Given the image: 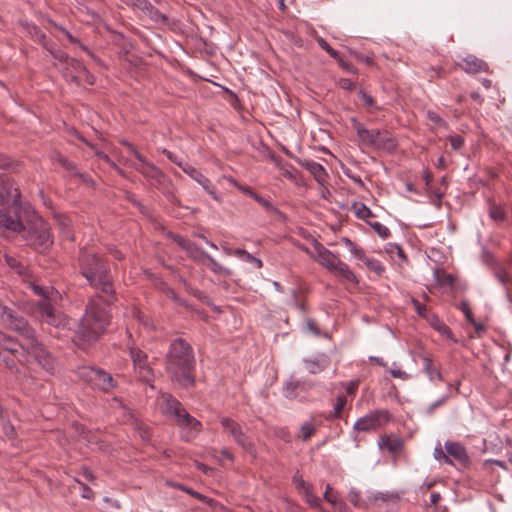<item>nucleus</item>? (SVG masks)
<instances>
[{
    "label": "nucleus",
    "instance_id": "1",
    "mask_svg": "<svg viewBox=\"0 0 512 512\" xmlns=\"http://www.w3.org/2000/svg\"><path fill=\"white\" fill-rule=\"evenodd\" d=\"M78 262L80 273L96 294H103L106 303L113 304L117 298L107 261L93 249L84 247L80 249Z\"/></svg>",
    "mask_w": 512,
    "mask_h": 512
},
{
    "label": "nucleus",
    "instance_id": "56",
    "mask_svg": "<svg viewBox=\"0 0 512 512\" xmlns=\"http://www.w3.org/2000/svg\"><path fill=\"white\" fill-rule=\"evenodd\" d=\"M434 457L438 461H443L444 463L452 464V461L447 455V452L445 453L440 446L435 448Z\"/></svg>",
    "mask_w": 512,
    "mask_h": 512
},
{
    "label": "nucleus",
    "instance_id": "34",
    "mask_svg": "<svg viewBox=\"0 0 512 512\" xmlns=\"http://www.w3.org/2000/svg\"><path fill=\"white\" fill-rule=\"evenodd\" d=\"M0 419L2 422L3 431H4L5 435L9 438H13L15 436V428L9 421L8 411L4 410L1 406H0Z\"/></svg>",
    "mask_w": 512,
    "mask_h": 512
},
{
    "label": "nucleus",
    "instance_id": "36",
    "mask_svg": "<svg viewBox=\"0 0 512 512\" xmlns=\"http://www.w3.org/2000/svg\"><path fill=\"white\" fill-rule=\"evenodd\" d=\"M316 431V425L312 421H306L300 426L299 437L302 441H307Z\"/></svg>",
    "mask_w": 512,
    "mask_h": 512
},
{
    "label": "nucleus",
    "instance_id": "31",
    "mask_svg": "<svg viewBox=\"0 0 512 512\" xmlns=\"http://www.w3.org/2000/svg\"><path fill=\"white\" fill-rule=\"evenodd\" d=\"M4 260L9 268L15 271L18 275L25 276L27 274V267L14 256L5 254Z\"/></svg>",
    "mask_w": 512,
    "mask_h": 512
},
{
    "label": "nucleus",
    "instance_id": "6",
    "mask_svg": "<svg viewBox=\"0 0 512 512\" xmlns=\"http://www.w3.org/2000/svg\"><path fill=\"white\" fill-rule=\"evenodd\" d=\"M351 122L363 144L388 151L396 149V141L387 130L366 129L356 118H352Z\"/></svg>",
    "mask_w": 512,
    "mask_h": 512
},
{
    "label": "nucleus",
    "instance_id": "59",
    "mask_svg": "<svg viewBox=\"0 0 512 512\" xmlns=\"http://www.w3.org/2000/svg\"><path fill=\"white\" fill-rule=\"evenodd\" d=\"M76 482L80 485L82 489L81 496L85 499H93L94 498V492L90 487H88L86 484L82 483L79 480H76Z\"/></svg>",
    "mask_w": 512,
    "mask_h": 512
},
{
    "label": "nucleus",
    "instance_id": "41",
    "mask_svg": "<svg viewBox=\"0 0 512 512\" xmlns=\"http://www.w3.org/2000/svg\"><path fill=\"white\" fill-rule=\"evenodd\" d=\"M304 494H305L306 502L311 507L319 508L322 512H324V510L322 509V506H321L320 499L312 492L310 487L306 488Z\"/></svg>",
    "mask_w": 512,
    "mask_h": 512
},
{
    "label": "nucleus",
    "instance_id": "18",
    "mask_svg": "<svg viewBox=\"0 0 512 512\" xmlns=\"http://www.w3.org/2000/svg\"><path fill=\"white\" fill-rule=\"evenodd\" d=\"M315 250L319 264L326 268L329 272H332L337 266L336 262L340 261V258L318 242L315 245Z\"/></svg>",
    "mask_w": 512,
    "mask_h": 512
},
{
    "label": "nucleus",
    "instance_id": "38",
    "mask_svg": "<svg viewBox=\"0 0 512 512\" xmlns=\"http://www.w3.org/2000/svg\"><path fill=\"white\" fill-rule=\"evenodd\" d=\"M367 224L379 235L382 239H387L390 236L388 227L377 221H367Z\"/></svg>",
    "mask_w": 512,
    "mask_h": 512
},
{
    "label": "nucleus",
    "instance_id": "23",
    "mask_svg": "<svg viewBox=\"0 0 512 512\" xmlns=\"http://www.w3.org/2000/svg\"><path fill=\"white\" fill-rule=\"evenodd\" d=\"M336 264H337V266L334 268V270L331 273L341 277L343 280H345L349 283H353V284L359 283L356 275L354 274V272L349 268V266L345 262L340 260V261H337Z\"/></svg>",
    "mask_w": 512,
    "mask_h": 512
},
{
    "label": "nucleus",
    "instance_id": "26",
    "mask_svg": "<svg viewBox=\"0 0 512 512\" xmlns=\"http://www.w3.org/2000/svg\"><path fill=\"white\" fill-rule=\"evenodd\" d=\"M306 370L311 374H317L323 371L329 365V361L326 356H321L315 359L304 360Z\"/></svg>",
    "mask_w": 512,
    "mask_h": 512
},
{
    "label": "nucleus",
    "instance_id": "49",
    "mask_svg": "<svg viewBox=\"0 0 512 512\" xmlns=\"http://www.w3.org/2000/svg\"><path fill=\"white\" fill-rule=\"evenodd\" d=\"M79 139H80L82 142H84L88 147H90V148L95 152V154H96L99 158H102V159H104L106 162L111 163V165H112V166H114V167H115V168H116L120 173H122V171H121L118 167H116V165H115L114 163H112V162H111V160H110V158L108 157V155H106V154H104V153H102V152L98 151V150L96 149V147H95L92 143H90L89 141H87V140H86V139H84L83 137L79 136Z\"/></svg>",
    "mask_w": 512,
    "mask_h": 512
},
{
    "label": "nucleus",
    "instance_id": "12",
    "mask_svg": "<svg viewBox=\"0 0 512 512\" xmlns=\"http://www.w3.org/2000/svg\"><path fill=\"white\" fill-rule=\"evenodd\" d=\"M37 309L41 322L55 329H65L69 325V319L60 311L55 309L50 301H39Z\"/></svg>",
    "mask_w": 512,
    "mask_h": 512
},
{
    "label": "nucleus",
    "instance_id": "5",
    "mask_svg": "<svg viewBox=\"0 0 512 512\" xmlns=\"http://www.w3.org/2000/svg\"><path fill=\"white\" fill-rule=\"evenodd\" d=\"M171 239L177 243L179 247L185 250L188 256L195 262L199 264H205L208 262L209 269L216 275H222L229 277L232 275V271L229 268L224 267L219 262H217L212 256L205 253L198 245L194 242L186 239L180 235L170 233Z\"/></svg>",
    "mask_w": 512,
    "mask_h": 512
},
{
    "label": "nucleus",
    "instance_id": "3",
    "mask_svg": "<svg viewBox=\"0 0 512 512\" xmlns=\"http://www.w3.org/2000/svg\"><path fill=\"white\" fill-rule=\"evenodd\" d=\"M111 305L106 303L103 294H95L89 299L76 331L79 341L91 344L99 340L111 322Z\"/></svg>",
    "mask_w": 512,
    "mask_h": 512
},
{
    "label": "nucleus",
    "instance_id": "10",
    "mask_svg": "<svg viewBox=\"0 0 512 512\" xmlns=\"http://www.w3.org/2000/svg\"><path fill=\"white\" fill-rule=\"evenodd\" d=\"M7 315L10 316L7 317V319H4L1 324L6 325L9 329L13 330L22 337L21 349H23V346L29 345L38 339L36 331L30 326L28 321L23 316L16 313L11 308Z\"/></svg>",
    "mask_w": 512,
    "mask_h": 512
},
{
    "label": "nucleus",
    "instance_id": "29",
    "mask_svg": "<svg viewBox=\"0 0 512 512\" xmlns=\"http://www.w3.org/2000/svg\"><path fill=\"white\" fill-rule=\"evenodd\" d=\"M138 6L147 12L149 17L156 21H164L166 20V17L164 14H162L157 8H155L150 2L147 0H138Z\"/></svg>",
    "mask_w": 512,
    "mask_h": 512
},
{
    "label": "nucleus",
    "instance_id": "40",
    "mask_svg": "<svg viewBox=\"0 0 512 512\" xmlns=\"http://www.w3.org/2000/svg\"><path fill=\"white\" fill-rule=\"evenodd\" d=\"M65 170H67L68 172H70L72 175L74 176H77L79 179H81L83 182H88V177L79 172L77 166L75 163L69 161L68 159L66 161H64V164L61 165Z\"/></svg>",
    "mask_w": 512,
    "mask_h": 512
},
{
    "label": "nucleus",
    "instance_id": "45",
    "mask_svg": "<svg viewBox=\"0 0 512 512\" xmlns=\"http://www.w3.org/2000/svg\"><path fill=\"white\" fill-rule=\"evenodd\" d=\"M45 49H47L56 60H58L61 63H64L65 65H67V63L70 61V57L60 49L53 50L52 47H50L49 45H47Z\"/></svg>",
    "mask_w": 512,
    "mask_h": 512
},
{
    "label": "nucleus",
    "instance_id": "8",
    "mask_svg": "<svg viewBox=\"0 0 512 512\" xmlns=\"http://www.w3.org/2000/svg\"><path fill=\"white\" fill-rule=\"evenodd\" d=\"M77 374L83 381L103 392H109L117 386L112 375L100 368L83 366L78 368Z\"/></svg>",
    "mask_w": 512,
    "mask_h": 512
},
{
    "label": "nucleus",
    "instance_id": "22",
    "mask_svg": "<svg viewBox=\"0 0 512 512\" xmlns=\"http://www.w3.org/2000/svg\"><path fill=\"white\" fill-rule=\"evenodd\" d=\"M379 447L386 449L392 454L399 453L403 448V440L397 436H382L379 440Z\"/></svg>",
    "mask_w": 512,
    "mask_h": 512
},
{
    "label": "nucleus",
    "instance_id": "21",
    "mask_svg": "<svg viewBox=\"0 0 512 512\" xmlns=\"http://www.w3.org/2000/svg\"><path fill=\"white\" fill-rule=\"evenodd\" d=\"M445 449L449 458L452 457L462 464L468 462L469 458L467 452L461 444L447 441L445 443Z\"/></svg>",
    "mask_w": 512,
    "mask_h": 512
},
{
    "label": "nucleus",
    "instance_id": "4",
    "mask_svg": "<svg viewBox=\"0 0 512 512\" xmlns=\"http://www.w3.org/2000/svg\"><path fill=\"white\" fill-rule=\"evenodd\" d=\"M164 413L172 415L181 429V438L186 442L194 440L202 430V424L190 415L183 405L171 394H163Z\"/></svg>",
    "mask_w": 512,
    "mask_h": 512
},
{
    "label": "nucleus",
    "instance_id": "57",
    "mask_svg": "<svg viewBox=\"0 0 512 512\" xmlns=\"http://www.w3.org/2000/svg\"><path fill=\"white\" fill-rule=\"evenodd\" d=\"M339 66L346 72L348 73H355L356 72V68L353 66L352 63L348 62V61H345L341 56L340 54L338 55V59H335Z\"/></svg>",
    "mask_w": 512,
    "mask_h": 512
},
{
    "label": "nucleus",
    "instance_id": "11",
    "mask_svg": "<svg viewBox=\"0 0 512 512\" xmlns=\"http://www.w3.org/2000/svg\"><path fill=\"white\" fill-rule=\"evenodd\" d=\"M220 423L224 431L230 435L236 444H238L245 452L255 455L256 450L251 438L243 431L238 422L229 418L222 417Z\"/></svg>",
    "mask_w": 512,
    "mask_h": 512
},
{
    "label": "nucleus",
    "instance_id": "58",
    "mask_svg": "<svg viewBox=\"0 0 512 512\" xmlns=\"http://www.w3.org/2000/svg\"><path fill=\"white\" fill-rule=\"evenodd\" d=\"M358 96L359 98L361 99V101L363 102V104L367 107H371L373 106L374 104V99L373 97L368 94L367 92H365L364 90H360L358 92Z\"/></svg>",
    "mask_w": 512,
    "mask_h": 512
},
{
    "label": "nucleus",
    "instance_id": "19",
    "mask_svg": "<svg viewBox=\"0 0 512 512\" xmlns=\"http://www.w3.org/2000/svg\"><path fill=\"white\" fill-rule=\"evenodd\" d=\"M458 65L467 73L487 72L489 68L486 62L473 55L463 58Z\"/></svg>",
    "mask_w": 512,
    "mask_h": 512
},
{
    "label": "nucleus",
    "instance_id": "24",
    "mask_svg": "<svg viewBox=\"0 0 512 512\" xmlns=\"http://www.w3.org/2000/svg\"><path fill=\"white\" fill-rule=\"evenodd\" d=\"M0 346L5 350L10 352L13 355L22 354L23 351L20 353L21 349V343H18V341L11 336L5 334L0 330Z\"/></svg>",
    "mask_w": 512,
    "mask_h": 512
},
{
    "label": "nucleus",
    "instance_id": "28",
    "mask_svg": "<svg viewBox=\"0 0 512 512\" xmlns=\"http://www.w3.org/2000/svg\"><path fill=\"white\" fill-rule=\"evenodd\" d=\"M427 321L440 334H442L448 338H452L451 329L442 320H440L436 314H434V313L429 314L427 316Z\"/></svg>",
    "mask_w": 512,
    "mask_h": 512
},
{
    "label": "nucleus",
    "instance_id": "33",
    "mask_svg": "<svg viewBox=\"0 0 512 512\" xmlns=\"http://www.w3.org/2000/svg\"><path fill=\"white\" fill-rule=\"evenodd\" d=\"M352 209L357 218L365 220L366 222L369 221L368 218L374 216L372 211L364 203L361 202H354Z\"/></svg>",
    "mask_w": 512,
    "mask_h": 512
},
{
    "label": "nucleus",
    "instance_id": "7",
    "mask_svg": "<svg viewBox=\"0 0 512 512\" xmlns=\"http://www.w3.org/2000/svg\"><path fill=\"white\" fill-rule=\"evenodd\" d=\"M50 230V225L46 221L42 218H37L31 222L24 237L29 246L43 253L49 250L54 242Z\"/></svg>",
    "mask_w": 512,
    "mask_h": 512
},
{
    "label": "nucleus",
    "instance_id": "46",
    "mask_svg": "<svg viewBox=\"0 0 512 512\" xmlns=\"http://www.w3.org/2000/svg\"><path fill=\"white\" fill-rule=\"evenodd\" d=\"M0 365H3L4 367H6L8 370H10L13 373H16L18 371V367H17L14 359L3 355L2 352H0Z\"/></svg>",
    "mask_w": 512,
    "mask_h": 512
},
{
    "label": "nucleus",
    "instance_id": "44",
    "mask_svg": "<svg viewBox=\"0 0 512 512\" xmlns=\"http://www.w3.org/2000/svg\"><path fill=\"white\" fill-rule=\"evenodd\" d=\"M69 68H71L73 72H75V74H82L87 72L84 64L81 61L74 58H70V61L67 63L66 69L68 70Z\"/></svg>",
    "mask_w": 512,
    "mask_h": 512
},
{
    "label": "nucleus",
    "instance_id": "42",
    "mask_svg": "<svg viewBox=\"0 0 512 512\" xmlns=\"http://www.w3.org/2000/svg\"><path fill=\"white\" fill-rule=\"evenodd\" d=\"M489 215L493 220H495L497 222H502L506 219V213H505L504 209L497 205H492L490 207Z\"/></svg>",
    "mask_w": 512,
    "mask_h": 512
},
{
    "label": "nucleus",
    "instance_id": "50",
    "mask_svg": "<svg viewBox=\"0 0 512 512\" xmlns=\"http://www.w3.org/2000/svg\"><path fill=\"white\" fill-rule=\"evenodd\" d=\"M318 45L325 50L330 57L333 59H338L339 52L333 49L323 38H317Z\"/></svg>",
    "mask_w": 512,
    "mask_h": 512
},
{
    "label": "nucleus",
    "instance_id": "25",
    "mask_svg": "<svg viewBox=\"0 0 512 512\" xmlns=\"http://www.w3.org/2000/svg\"><path fill=\"white\" fill-rule=\"evenodd\" d=\"M493 275L504 287L507 295H509V291L512 288V277L509 275L507 270L502 265L497 264L493 268Z\"/></svg>",
    "mask_w": 512,
    "mask_h": 512
},
{
    "label": "nucleus",
    "instance_id": "48",
    "mask_svg": "<svg viewBox=\"0 0 512 512\" xmlns=\"http://www.w3.org/2000/svg\"><path fill=\"white\" fill-rule=\"evenodd\" d=\"M346 401H347V399L344 395H340L337 397L336 403L334 405V411H333V416L335 418L341 417V413L346 405Z\"/></svg>",
    "mask_w": 512,
    "mask_h": 512
},
{
    "label": "nucleus",
    "instance_id": "54",
    "mask_svg": "<svg viewBox=\"0 0 512 512\" xmlns=\"http://www.w3.org/2000/svg\"><path fill=\"white\" fill-rule=\"evenodd\" d=\"M449 141L453 150H460L464 145V138L461 135H452Z\"/></svg>",
    "mask_w": 512,
    "mask_h": 512
},
{
    "label": "nucleus",
    "instance_id": "62",
    "mask_svg": "<svg viewBox=\"0 0 512 512\" xmlns=\"http://www.w3.org/2000/svg\"><path fill=\"white\" fill-rule=\"evenodd\" d=\"M389 372H390L391 376L394 378H399L402 380H407L409 378V375L405 371H403L399 368L391 369Z\"/></svg>",
    "mask_w": 512,
    "mask_h": 512
},
{
    "label": "nucleus",
    "instance_id": "35",
    "mask_svg": "<svg viewBox=\"0 0 512 512\" xmlns=\"http://www.w3.org/2000/svg\"><path fill=\"white\" fill-rule=\"evenodd\" d=\"M461 310L463 311L466 320L474 326L477 332H481L484 330V326L474 319L473 313L469 307V304L466 301L461 302Z\"/></svg>",
    "mask_w": 512,
    "mask_h": 512
},
{
    "label": "nucleus",
    "instance_id": "63",
    "mask_svg": "<svg viewBox=\"0 0 512 512\" xmlns=\"http://www.w3.org/2000/svg\"><path fill=\"white\" fill-rule=\"evenodd\" d=\"M244 261L254 264L257 268H262L263 262L261 259L254 257L252 254L248 253L244 259Z\"/></svg>",
    "mask_w": 512,
    "mask_h": 512
},
{
    "label": "nucleus",
    "instance_id": "9",
    "mask_svg": "<svg viewBox=\"0 0 512 512\" xmlns=\"http://www.w3.org/2000/svg\"><path fill=\"white\" fill-rule=\"evenodd\" d=\"M21 350L23 351L21 354L23 360L19 359L20 362H28V356H32L43 370L49 374L54 373V359L39 339H36L29 345L23 346Z\"/></svg>",
    "mask_w": 512,
    "mask_h": 512
},
{
    "label": "nucleus",
    "instance_id": "30",
    "mask_svg": "<svg viewBox=\"0 0 512 512\" xmlns=\"http://www.w3.org/2000/svg\"><path fill=\"white\" fill-rule=\"evenodd\" d=\"M423 369L424 372L427 374L430 380L437 379L439 381H442V374L439 371V369L434 365L432 359L425 357L423 359Z\"/></svg>",
    "mask_w": 512,
    "mask_h": 512
},
{
    "label": "nucleus",
    "instance_id": "43",
    "mask_svg": "<svg viewBox=\"0 0 512 512\" xmlns=\"http://www.w3.org/2000/svg\"><path fill=\"white\" fill-rule=\"evenodd\" d=\"M256 202H258L262 207L265 208L266 211L270 213H278L279 210L267 199L255 193L252 197Z\"/></svg>",
    "mask_w": 512,
    "mask_h": 512
},
{
    "label": "nucleus",
    "instance_id": "15",
    "mask_svg": "<svg viewBox=\"0 0 512 512\" xmlns=\"http://www.w3.org/2000/svg\"><path fill=\"white\" fill-rule=\"evenodd\" d=\"M129 353L139 379L150 381L153 378V370L148 362V355L137 347H129Z\"/></svg>",
    "mask_w": 512,
    "mask_h": 512
},
{
    "label": "nucleus",
    "instance_id": "20",
    "mask_svg": "<svg viewBox=\"0 0 512 512\" xmlns=\"http://www.w3.org/2000/svg\"><path fill=\"white\" fill-rule=\"evenodd\" d=\"M0 227L13 232H20L24 229L23 223L18 217L12 216L4 210H0Z\"/></svg>",
    "mask_w": 512,
    "mask_h": 512
},
{
    "label": "nucleus",
    "instance_id": "17",
    "mask_svg": "<svg viewBox=\"0 0 512 512\" xmlns=\"http://www.w3.org/2000/svg\"><path fill=\"white\" fill-rule=\"evenodd\" d=\"M19 198L20 192L14 186L13 180L5 176L0 177V205H4L11 200L15 205H18Z\"/></svg>",
    "mask_w": 512,
    "mask_h": 512
},
{
    "label": "nucleus",
    "instance_id": "37",
    "mask_svg": "<svg viewBox=\"0 0 512 512\" xmlns=\"http://www.w3.org/2000/svg\"><path fill=\"white\" fill-rule=\"evenodd\" d=\"M363 262L370 271L374 272L378 276H380L385 271L382 263L374 258H369L366 256Z\"/></svg>",
    "mask_w": 512,
    "mask_h": 512
},
{
    "label": "nucleus",
    "instance_id": "61",
    "mask_svg": "<svg viewBox=\"0 0 512 512\" xmlns=\"http://www.w3.org/2000/svg\"><path fill=\"white\" fill-rule=\"evenodd\" d=\"M124 145L127 147L128 151H129L132 155H134V157L139 161V163H140V162H144L145 157H144V156H142V154H140V153L136 150V148H135V146H134L133 144H131V143H129V142H124Z\"/></svg>",
    "mask_w": 512,
    "mask_h": 512
},
{
    "label": "nucleus",
    "instance_id": "60",
    "mask_svg": "<svg viewBox=\"0 0 512 512\" xmlns=\"http://www.w3.org/2000/svg\"><path fill=\"white\" fill-rule=\"evenodd\" d=\"M349 500L350 502L357 508H361L362 507V503H361V497H360V494L359 492L355 491V490H351L349 492Z\"/></svg>",
    "mask_w": 512,
    "mask_h": 512
},
{
    "label": "nucleus",
    "instance_id": "53",
    "mask_svg": "<svg viewBox=\"0 0 512 512\" xmlns=\"http://www.w3.org/2000/svg\"><path fill=\"white\" fill-rule=\"evenodd\" d=\"M447 400V396H444L440 399H438L437 401L433 402L432 404H430L424 411L425 415L427 416H432L434 411L440 407L441 405H443L445 403V401Z\"/></svg>",
    "mask_w": 512,
    "mask_h": 512
},
{
    "label": "nucleus",
    "instance_id": "32",
    "mask_svg": "<svg viewBox=\"0 0 512 512\" xmlns=\"http://www.w3.org/2000/svg\"><path fill=\"white\" fill-rule=\"evenodd\" d=\"M29 288L35 295L42 298L41 301H49L51 295L55 292L52 287H44L34 282L29 284Z\"/></svg>",
    "mask_w": 512,
    "mask_h": 512
},
{
    "label": "nucleus",
    "instance_id": "47",
    "mask_svg": "<svg viewBox=\"0 0 512 512\" xmlns=\"http://www.w3.org/2000/svg\"><path fill=\"white\" fill-rule=\"evenodd\" d=\"M437 275V282L440 286H447V287H453L454 286V276L452 274L443 273L442 275H439L438 272H436Z\"/></svg>",
    "mask_w": 512,
    "mask_h": 512
},
{
    "label": "nucleus",
    "instance_id": "51",
    "mask_svg": "<svg viewBox=\"0 0 512 512\" xmlns=\"http://www.w3.org/2000/svg\"><path fill=\"white\" fill-rule=\"evenodd\" d=\"M411 302H412L413 307L416 310L417 314L420 317H424L427 319V316L431 313L428 312L426 305L420 303L417 299H414V298H412Z\"/></svg>",
    "mask_w": 512,
    "mask_h": 512
},
{
    "label": "nucleus",
    "instance_id": "13",
    "mask_svg": "<svg viewBox=\"0 0 512 512\" xmlns=\"http://www.w3.org/2000/svg\"><path fill=\"white\" fill-rule=\"evenodd\" d=\"M390 413L387 410H375L361 417L354 423V430L369 432L376 430L390 421Z\"/></svg>",
    "mask_w": 512,
    "mask_h": 512
},
{
    "label": "nucleus",
    "instance_id": "27",
    "mask_svg": "<svg viewBox=\"0 0 512 512\" xmlns=\"http://www.w3.org/2000/svg\"><path fill=\"white\" fill-rule=\"evenodd\" d=\"M304 168L308 170L319 183H323L327 176L324 167L315 161H306L303 164Z\"/></svg>",
    "mask_w": 512,
    "mask_h": 512
},
{
    "label": "nucleus",
    "instance_id": "2",
    "mask_svg": "<svg viewBox=\"0 0 512 512\" xmlns=\"http://www.w3.org/2000/svg\"><path fill=\"white\" fill-rule=\"evenodd\" d=\"M196 359L192 346L182 338L174 339L165 356V370L170 379L183 388L193 387Z\"/></svg>",
    "mask_w": 512,
    "mask_h": 512
},
{
    "label": "nucleus",
    "instance_id": "64",
    "mask_svg": "<svg viewBox=\"0 0 512 512\" xmlns=\"http://www.w3.org/2000/svg\"><path fill=\"white\" fill-rule=\"evenodd\" d=\"M297 387H298V383L297 382H289V383H287L286 386H285L286 397H289V398L294 397V391H295V389Z\"/></svg>",
    "mask_w": 512,
    "mask_h": 512
},
{
    "label": "nucleus",
    "instance_id": "16",
    "mask_svg": "<svg viewBox=\"0 0 512 512\" xmlns=\"http://www.w3.org/2000/svg\"><path fill=\"white\" fill-rule=\"evenodd\" d=\"M183 172L189 175L193 180H195L198 184H200L203 189L216 201L220 202L221 198L216 192L215 186L211 183V181L205 177L200 171L189 164H185L183 167Z\"/></svg>",
    "mask_w": 512,
    "mask_h": 512
},
{
    "label": "nucleus",
    "instance_id": "14",
    "mask_svg": "<svg viewBox=\"0 0 512 512\" xmlns=\"http://www.w3.org/2000/svg\"><path fill=\"white\" fill-rule=\"evenodd\" d=\"M134 168L141 173L152 186L162 191L165 190L167 182L166 176L158 167L149 162L146 158L144 159V162H140L138 165H135Z\"/></svg>",
    "mask_w": 512,
    "mask_h": 512
},
{
    "label": "nucleus",
    "instance_id": "39",
    "mask_svg": "<svg viewBox=\"0 0 512 512\" xmlns=\"http://www.w3.org/2000/svg\"><path fill=\"white\" fill-rule=\"evenodd\" d=\"M28 33L44 48L47 47L46 35L37 26H28Z\"/></svg>",
    "mask_w": 512,
    "mask_h": 512
},
{
    "label": "nucleus",
    "instance_id": "55",
    "mask_svg": "<svg viewBox=\"0 0 512 512\" xmlns=\"http://www.w3.org/2000/svg\"><path fill=\"white\" fill-rule=\"evenodd\" d=\"M162 153L165 154L171 162L175 163L183 170V167L186 163H184L180 157L167 149H163Z\"/></svg>",
    "mask_w": 512,
    "mask_h": 512
},
{
    "label": "nucleus",
    "instance_id": "52",
    "mask_svg": "<svg viewBox=\"0 0 512 512\" xmlns=\"http://www.w3.org/2000/svg\"><path fill=\"white\" fill-rule=\"evenodd\" d=\"M391 255L396 254L402 261H407V257L403 249L397 244H390L389 249L387 250Z\"/></svg>",
    "mask_w": 512,
    "mask_h": 512
}]
</instances>
